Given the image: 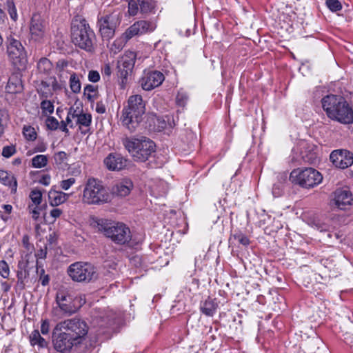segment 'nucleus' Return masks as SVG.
Wrapping results in <instances>:
<instances>
[{"label":"nucleus","mask_w":353,"mask_h":353,"mask_svg":"<svg viewBox=\"0 0 353 353\" xmlns=\"http://www.w3.org/2000/svg\"><path fill=\"white\" fill-rule=\"evenodd\" d=\"M188 99V97L185 92H179L176 97V101L178 105L179 106H184Z\"/></svg>","instance_id":"nucleus-49"},{"label":"nucleus","mask_w":353,"mask_h":353,"mask_svg":"<svg viewBox=\"0 0 353 353\" xmlns=\"http://www.w3.org/2000/svg\"><path fill=\"white\" fill-rule=\"evenodd\" d=\"M229 241L232 243H248L251 241V239L241 231L234 230L232 232Z\"/></svg>","instance_id":"nucleus-31"},{"label":"nucleus","mask_w":353,"mask_h":353,"mask_svg":"<svg viewBox=\"0 0 353 353\" xmlns=\"http://www.w3.org/2000/svg\"><path fill=\"white\" fill-rule=\"evenodd\" d=\"M46 125L49 129L54 130L59 127V121L54 117H50L46 120Z\"/></svg>","instance_id":"nucleus-52"},{"label":"nucleus","mask_w":353,"mask_h":353,"mask_svg":"<svg viewBox=\"0 0 353 353\" xmlns=\"http://www.w3.org/2000/svg\"><path fill=\"white\" fill-rule=\"evenodd\" d=\"M50 176L49 174H44L39 180V183L44 185H48L50 183Z\"/></svg>","instance_id":"nucleus-60"},{"label":"nucleus","mask_w":353,"mask_h":353,"mask_svg":"<svg viewBox=\"0 0 353 353\" xmlns=\"http://www.w3.org/2000/svg\"><path fill=\"white\" fill-rule=\"evenodd\" d=\"M52 343L54 348L61 353H68L73 347L81 345L65 330L55 331V327L52 332Z\"/></svg>","instance_id":"nucleus-15"},{"label":"nucleus","mask_w":353,"mask_h":353,"mask_svg":"<svg viewBox=\"0 0 353 353\" xmlns=\"http://www.w3.org/2000/svg\"><path fill=\"white\" fill-rule=\"evenodd\" d=\"M96 94L97 88L95 86L88 84L84 88V95L90 102L94 101Z\"/></svg>","instance_id":"nucleus-43"},{"label":"nucleus","mask_w":353,"mask_h":353,"mask_svg":"<svg viewBox=\"0 0 353 353\" xmlns=\"http://www.w3.org/2000/svg\"><path fill=\"white\" fill-rule=\"evenodd\" d=\"M37 273L39 275V281L43 286H46L49 284L50 276L48 274H45V270L43 268L38 265V263L36 264Z\"/></svg>","instance_id":"nucleus-41"},{"label":"nucleus","mask_w":353,"mask_h":353,"mask_svg":"<svg viewBox=\"0 0 353 353\" xmlns=\"http://www.w3.org/2000/svg\"><path fill=\"white\" fill-rule=\"evenodd\" d=\"M316 146L303 142L301 144V155L303 160L308 163H313L317 158L316 152Z\"/></svg>","instance_id":"nucleus-23"},{"label":"nucleus","mask_w":353,"mask_h":353,"mask_svg":"<svg viewBox=\"0 0 353 353\" xmlns=\"http://www.w3.org/2000/svg\"><path fill=\"white\" fill-rule=\"evenodd\" d=\"M330 159L341 169H345L353 164V154L346 150H336L331 152Z\"/></svg>","instance_id":"nucleus-18"},{"label":"nucleus","mask_w":353,"mask_h":353,"mask_svg":"<svg viewBox=\"0 0 353 353\" xmlns=\"http://www.w3.org/2000/svg\"><path fill=\"white\" fill-rule=\"evenodd\" d=\"M23 134L28 141H32L37 139V132L35 129L28 125H25L23 128Z\"/></svg>","instance_id":"nucleus-38"},{"label":"nucleus","mask_w":353,"mask_h":353,"mask_svg":"<svg viewBox=\"0 0 353 353\" xmlns=\"http://www.w3.org/2000/svg\"><path fill=\"white\" fill-rule=\"evenodd\" d=\"M30 257L31 254H26L18 262L17 277L20 285H25L26 279L30 276V270L36 268L34 259L31 260Z\"/></svg>","instance_id":"nucleus-17"},{"label":"nucleus","mask_w":353,"mask_h":353,"mask_svg":"<svg viewBox=\"0 0 353 353\" xmlns=\"http://www.w3.org/2000/svg\"><path fill=\"white\" fill-rule=\"evenodd\" d=\"M128 3V13L130 16H135L137 14L139 8V1L127 0Z\"/></svg>","instance_id":"nucleus-46"},{"label":"nucleus","mask_w":353,"mask_h":353,"mask_svg":"<svg viewBox=\"0 0 353 353\" xmlns=\"http://www.w3.org/2000/svg\"><path fill=\"white\" fill-rule=\"evenodd\" d=\"M70 277L77 282H90L97 279L95 267L89 263L75 262L67 270Z\"/></svg>","instance_id":"nucleus-12"},{"label":"nucleus","mask_w":353,"mask_h":353,"mask_svg":"<svg viewBox=\"0 0 353 353\" xmlns=\"http://www.w3.org/2000/svg\"><path fill=\"white\" fill-rule=\"evenodd\" d=\"M325 5L331 12H335L342 10V4L339 0H326Z\"/></svg>","instance_id":"nucleus-44"},{"label":"nucleus","mask_w":353,"mask_h":353,"mask_svg":"<svg viewBox=\"0 0 353 353\" xmlns=\"http://www.w3.org/2000/svg\"><path fill=\"white\" fill-rule=\"evenodd\" d=\"M56 303L57 307H53L52 310L54 316H59L60 312L65 316H71L85 303V299L79 296L76 297L74 301L71 302V298L65 292L59 291L56 295Z\"/></svg>","instance_id":"nucleus-7"},{"label":"nucleus","mask_w":353,"mask_h":353,"mask_svg":"<svg viewBox=\"0 0 353 353\" xmlns=\"http://www.w3.org/2000/svg\"><path fill=\"white\" fill-rule=\"evenodd\" d=\"M29 31L31 41L41 43L46 39L48 22L40 13L35 12L32 14L29 23Z\"/></svg>","instance_id":"nucleus-14"},{"label":"nucleus","mask_w":353,"mask_h":353,"mask_svg":"<svg viewBox=\"0 0 353 353\" xmlns=\"http://www.w3.org/2000/svg\"><path fill=\"white\" fill-rule=\"evenodd\" d=\"M52 69L51 61L47 58H41L37 63V70L40 73L48 74Z\"/></svg>","instance_id":"nucleus-32"},{"label":"nucleus","mask_w":353,"mask_h":353,"mask_svg":"<svg viewBox=\"0 0 353 353\" xmlns=\"http://www.w3.org/2000/svg\"><path fill=\"white\" fill-rule=\"evenodd\" d=\"M133 188V183L130 179H124L117 183L112 188L114 194L120 196L128 195Z\"/></svg>","instance_id":"nucleus-24"},{"label":"nucleus","mask_w":353,"mask_h":353,"mask_svg":"<svg viewBox=\"0 0 353 353\" xmlns=\"http://www.w3.org/2000/svg\"><path fill=\"white\" fill-rule=\"evenodd\" d=\"M6 6L7 11H8L10 18L14 21H16L18 19V14H17V8H16L14 1L13 0H6Z\"/></svg>","instance_id":"nucleus-40"},{"label":"nucleus","mask_w":353,"mask_h":353,"mask_svg":"<svg viewBox=\"0 0 353 353\" xmlns=\"http://www.w3.org/2000/svg\"><path fill=\"white\" fill-rule=\"evenodd\" d=\"M30 343L32 346L37 345L39 348L48 347V341L41 336L39 330H35L29 336Z\"/></svg>","instance_id":"nucleus-29"},{"label":"nucleus","mask_w":353,"mask_h":353,"mask_svg":"<svg viewBox=\"0 0 353 353\" xmlns=\"http://www.w3.org/2000/svg\"><path fill=\"white\" fill-rule=\"evenodd\" d=\"M62 212V210L59 208H53L50 211V214L53 219H56L61 215Z\"/></svg>","instance_id":"nucleus-59"},{"label":"nucleus","mask_w":353,"mask_h":353,"mask_svg":"<svg viewBox=\"0 0 353 353\" xmlns=\"http://www.w3.org/2000/svg\"><path fill=\"white\" fill-rule=\"evenodd\" d=\"M76 182V179L74 177H70L68 179L63 180L61 181L60 186L64 190H68L72 185Z\"/></svg>","instance_id":"nucleus-50"},{"label":"nucleus","mask_w":353,"mask_h":353,"mask_svg":"<svg viewBox=\"0 0 353 353\" xmlns=\"http://www.w3.org/2000/svg\"><path fill=\"white\" fill-rule=\"evenodd\" d=\"M122 143L136 161L144 162L155 152V143L145 137H126Z\"/></svg>","instance_id":"nucleus-4"},{"label":"nucleus","mask_w":353,"mask_h":353,"mask_svg":"<svg viewBox=\"0 0 353 353\" xmlns=\"http://www.w3.org/2000/svg\"><path fill=\"white\" fill-rule=\"evenodd\" d=\"M290 180L294 184L305 188H312L319 185L323 180L321 174L314 168H305L295 169L290 175Z\"/></svg>","instance_id":"nucleus-8"},{"label":"nucleus","mask_w":353,"mask_h":353,"mask_svg":"<svg viewBox=\"0 0 353 353\" xmlns=\"http://www.w3.org/2000/svg\"><path fill=\"white\" fill-rule=\"evenodd\" d=\"M344 341L353 350V334L346 333L344 337Z\"/></svg>","instance_id":"nucleus-56"},{"label":"nucleus","mask_w":353,"mask_h":353,"mask_svg":"<svg viewBox=\"0 0 353 353\" xmlns=\"http://www.w3.org/2000/svg\"><path fill=\"white\" fill-rule=\"evenodd\" d=\"M103 72L106 76H110L111 74V69L109 65H105L103 69Z\"/></svg>","instance_id":"nucleus-62"},{"label":"nucleus","mask_w":353,"mask_h":353,"mask_svg":"<svg viewBox=\"0 0 353 353\" xmlns=\"http://www.w3.org/2000/svg\"><path fill=\"white\" fill-rule=\"evenodd\" d=\"M7 53L12 64L19 70L26 68L28 63L26 51L21 42L12 35L6 39Z\"/></svg>","instance_id":"nucleus-10"},{"label":"nucleus","mask_w":353,"mask_h":353,"mask_svg":"<svg viewBox=\"0 0 353 353\" xmlns=\"http://www.w3.org/2000/svg\"><path fill=\"white\" fill-rule=\"evenodd\" d=\"M71 37L73 43L88 52L94 49L96 37L87 21L81 16L75 17L71 23Z\"/></svg>","instance_id":"nucleus-2"},{"label":"nucleus","mask_w":353,"mask_h":353,"mask_svg":"<svg viewBox=\"0 0 353 353\" xmlns=\"http://www.w3.org/2000/svg\"><path fill=\"white\" fill-rule=\"evenodd\" d=\"M68 156L65 152L60 151L54 154V161L59 168L64 170L68 167Z\"/></svg>","instance_id":"nucleus-30"},{"label":"nucleus","mask_w":353,"mask_h":353,"mask_svg":"<svg viewBox=\"0 0 353 353\" xmlns=\"http://www.w3.org/2000/svg\"><path fill=\"white\" fill-rule=\"evenodd\" d=\"M139 5L141 13H149L155 7V3L152 0H139Z\"/></svg>","instance_id":"nucleus-33"},{"label":"nucleus","mask_w":353,"mask_h":353,"mask_svg":"<svg viewBox=\"0 0 353 353\" xmlns=\"http://www.w3.org/2000/svg\"><path fill=\"white\" fill-rule=\"evenodd\" d=\"M39 90L43 97L48 98L52 95V89L50 88V77L46 80H43L41 82Z\"/></svg>","instance_id":"nucleus-39"},{"label":"nucleus","mask_w":353,"mask_h":353,"mask_svg":"<svg viewBox=\"0 0 353 353\" xmlns=\"http://www.w3.org/2000/svg\"><path fill=\"white\" fill-rule=\"evenodd\" d=\"M9 120V114L6 109L0 110V138L4 134L7 121Z\"/></svg>","instance_id":"nucleus-36"},{"label":"nucleus","mask_w":353,"mask_h":353,"mask_svg":"<svg viewBox=\"0 0 353 353\" xmlns=\"http://www.w3.org/2000/svg\"><path fill=\"white\" fill-rule=\"evenodd\" d=\"M69 198V194L61 191L51 190L48 192L49 203L52 206L59 205L65 202Z\"/></svg>","instance_id":"nucleus-25"},{"label":"nucleus","mask_w":353,"mask_h":353,"mask_svg":"<svg viewBox=\"0 0 353 353\" xmlns=\"http://www.w3.org/2000/svg\"><path fill=\"white\" fill-rule=\"evenodd\" d=\"M92 122V116L88 113H83L79 115L78 119L76 122V125H78L79 129L81 128V126L89 127Z\"/></svg>","instance_id":"nucleus-34"},{"label":"nucleus","mask_w":353,"mask_h":353,"mask_svg":"<svg viewBox=\"0 0 353 353\" xmlns=\"http://www.w3.org/2000/svg\"><path fill=\"white\" fill-rule=\"evenodd\" d=\"M3 209L8 214H10L12 210V206L10 204H6L2 206Z\"/></svg>","instance_id":"nucleus-64"},{"label":"nucleus","mask_w":353,"mask_h":353,"mask_svg":"<svg viewBox=\"0 0 353 353\" xmlns=\"http://www.w3.org/2000/svg\"><path fill=\"white\" fill-rule=\"evenodd\" d=\"M52 254V250L51 248H48L47 245H46L44 246V248H41L36 254H34V256L31 255L30 259L32 260V258L34 260V263L37 264V258L39 259H45L47 256V254Z\"/></svg>","instance_id":"nucleus-42"},{"label":"nucleus","mask_w":353,"mask_h":353,"mask_svg":"<svg viewBox=\"0 0 353 353\" xmlns=\"http://www.w3.org/2000/svg\"><path fill=\"white\" fill-rule=\"evenodd\" d=\"M70 88L74 93H79L81 91L80 80L75 73L71 74L70 77Z\"/></svg>","instance_id":"nucleus-37"},{"label":"nucleus","mask_w":353,"mask_h":353,"mask_svg":"<svg viewBox=\"0 0 353 353\" xmlns=\"http://www.w3.org/2000/svg\"><path fill=\"white\" fill-rule=\"evenodd\" d=\"M0 182L3 185L10 188L11 193H16L17 189V181L14 175L3 170H0Z\"/></svg>","instance_id":"nucleus-26"},{"label":"nucleus","mask_w":353,"mask_h":353,"mask_svg":"<svg viewBox=\"0 0 353 353\" xmlns=\"http://www.w3.org/2000/svg\"><path fill=\"white\" fill-rule=\"evenodd\" d=\"M164 79V74L161 72L154 70L145 72L139 83L144 90L150 91L161 85Z\"/></svg>","instance_id":"nucleus-16"},{"label":"nucleus","mask_w":353,"mask_h":353,"mask_svg":"<svg viewBox=\"0 0 353 353\" xmlns=\"http://www.w3.org/2000/svg\"><path fill=\"white\" fill-rule=\"evenodd\" d=\"M10 267L8 263L4 260L0 261V275L3 279H9L10 276Z\"/></svg>","instance_id":"nucleus-48"},{"label":"nucleus","mask_w":353,"mask_h":353,"mask_svg":"<svg viewBox=\"0 0 353 353\" xmlns=\"http://www.w3.org/2000/svg\"><path fill=\"white\" fill-rule=\"evenodd\" d=\"M82 111L79 110L77 109H74V108H70L68 115H70L72 119H78L79 115L81 114Z\"/></svg>","instance_id":"nucleus-57"},{"label":"nucleus","mask_w":353,"mask_h":353,"mask_svg":"<svg viewBox=\"0 0 353 353\" xmlns=\"http://www.w3.org/2000/svg\"><path fill=\"white\" fill-rule=\"evenodd\" d=\"M136 58L137 54L134 52L126 51L117 61V75L120 79L119 83L121 89L125 88L128 77L132 71Z\"/></svg>","instance_id":"nucleus-13"},{"label":"nucleus","mask_w":353,"mask_h":353,"mask_svg":"<svg viewBox=\"0 0 353 353\" xmlns=\"http://www.w3.org/2000/svg\"><path fill=\"white\" fill-rule=\"evenodd\" d=\"M333 200L338 208L345 210L347 207L352 205L353 203V196L349 190L339 188L334 192Z\"/></svg>","instance_id":"nucleus-21"},{"label":"nucleus","mask_w":353,"mask_h":353,"mask_svg":"<svg viewBox=\"0 0 353 353\" xmlns=\"http://www.w3.org/2000/svg\"><path fill=\"white\" fill-rule=\"evenodd\" d=\"M121 21V16L117 11L98 16L97 26L103 40H110L114 37Z\"/></svg>","instance_id":"nucleus-11"},{"label":"nucleus","mask_w":353,"mask_h":353,"mask_svg":"<svg viewBox=\"0 0 353 353\" xmlns=\"http://www.w3.org/2000/svg\"><path fill=\"white\" fill-rule=\"evenodd\" d=\"M65 330L77 343L81 344L88 332L87 323L81 319L74 317L59 322L55 326V331Z\"/></svg>","instance_id":"nucleus-9"},{"label":"nucleus","mask_w":353,"mask_h":353,"mask_svg":"<svg viewBox=\"0 0 353 353\" xmlns=\"http://www.w3.org/2000/svg\"><path fill=\"white\" fill-rule=\"evenodd\" d=\"M98 230L113 241L130 243L132 235L130 228L123 223L101 219L97 221Z\"/></svg>","instance_id":"nucleus-6"},{"label":"nucleus","mask_w":353,"mask_h":353,"mask_svg":"<svg viewBox=\"0 0 353 353\" xmlns=\"http://www.w3.org/2000/svg\"><path fill=\"white\" fill-rule=\"evenodd\" d=\"M50 88L52 89V92L53 91L60 90L61 88V85L58 83L55 77H50Z\"/></svg>","instance_id":"nucleus-55"},{"label":"nucleus","mask_w":353,"mask_h":353,"mask_svg":"<svg viewBox=\"0 0 353 353\" xmlns=\"http://www.w3.org/2000/svg\"><path fill=\"white\" fill-rule=\"evenodd\" d=\"M16 152V149L13 145L5 146L2 150V156L6 158L12 157Z\"/></svg>","instance_id":"nucleus-51"},{"label":"nucleus","mask_w":353,"mask_h":353,"mask_svg":"<svg viewBox=\"0 0 353 353\" xmlns=\"http://www.w3.org/2000/svg\"><path fill=\"white\" fill-rule=\"evenodd\" d=\"M88 79L90 81L93 83L98 82L100 79V74L96 70H91L88 74Z\"/></svg>","instance_id":"nucleus-54"},{"label":"nucleus","mask_w":353,"mask_h":353,"mask_svg":"<svg viewBox=\"0 0 353 353\" xmlns=\"http://www.w3.org/2000/svg\"><path fill=\"white\" fill-rule=\"evenodd\" d=\"M343 100V97L335 94H329L322 99L323 109L330 119H332Z\"/></svg>","instance_id":"nucleus-19"},{"label":"nucleus","mask_w":353,"mask_h":353,"mask_svg":"<svg viewBox=\"0 0 353 353\" xmlns=\"http://www.w3.org/2000/svg\"><path fill=\"white\" fill-rule=\"evenodd\" d=\"M332 120L336 121L342 124H351L353 123L352 108L344 98Z\"/></svg>","instance_id":"nucleus-20"},{"label":"nucleus","mask_w":353,"mask_h":353,"mask_svg":"<svg viewBox=\"0 0 353 353\" xmlns=\"http://www.w3.org/2000/svg\"><path fill=\"white\" fill-rule=\"evenodd\" d=\"M218 307V304L215 300L208 298L201 304V312L207 316H212Z\"/></svg>","instance_id":"nucleus-27"},{"label":"nucleus","mask_w":353,"mask_h":353,"mask_svg":"<svg viewBox=\"0 0 353 353\" xmlns=\"http://www.w3.org/2000/svg\"><path fill=\"white\" fill-rule=\"evenodd\" d=\"M96 112L99 114H103L105 112L106 108L102 101H98L96 103Z\"/></svg>","instance_id":"nucleus-58"},{"label":"nucleus","mask_w":353,"mask_h":353,"mask_svg":"<svg viewBox=\"0 0 353 353\" xmlns=\"http://www.w3.org/2000/svg\"><path fill=\"white\" fill-rule=\"evenodd\" d=\"M6 90L9 93H17L22 90V83L17 75L11 76L6 85Z\"/></svg>","instance_id":"nucleus-28"},{"label":"nucleus","mask_w":353,"mask_h":353,"mask_svg":"<svg viewBox=\"0 0 353 353\" xmlns=\"http://www.w3.org/2000/svg\"><path fill=\"white\" fill-rule=\"evenodd\" d=\"M145 113V103L139 94L130 96L121 112L122 125L130 132L137 131L143 121Z\"/></svg>","instance_id":"nucleus-1"},{"label":"nucleus","mask_w":353,"mask_h":353,"mask_svg":"<svg viewBox=\"0 0 353 353\" xmlns=\"http://www.w3.org/2000/svg\"><path fill=\"white\" fill-rule=\"evenodd\" d=\"M191 285H192V287H193L194 290H197L199 288V279H193L192 280Z\"/></svg>","instance_id":"nucleus-63"},{"label":"nucleus","mask_w":353,"mask_h":353,"mask_svg":"<svg viewBox=\"0 0 353 353\" xmlns=\"http://www.w3.org/2000/svg\"><path fill=\"white\" fill-rule=\"evenodd\" d=\"M30 198L35 205H39L42 201V193L38 189L32 190L30 194Z\"/></svg>","instance_id":"nucleus-47"},{"label":"nucleus","mask_w":353,"mask_h":353,"mask_svg":"<svg viewBox=\"0 0 353 353\" xmlns=\"http://www.w3.org/2000/svg\"><path fill=\"white\" fill-rule=\"evenodd\" d=\"M41 108L44 115L50 114L54 112L53 103L48 100H43L41 103Z\"/></svg>","instance_id":"nucleus-45"},{"label":"nucleus","mask_w":353,"mask_h":353,"mask_svg":"<svg viewBox=\"0 0 353 353\" xmlns=\"http://www.w3.org/2000/svg\"><path fill=\"white\" fill-rule=\"evenodd\" d=\"M156 24L153 22L141 20L131 25L119 37L110 44L109 49L111 53H119L125 46L127 42L132 37L154 31Z\"/></svg>","instance_id":"nucleus-5"},{"label":"nucleus","mask_w":353,"mask_h":353,"mask_svg":"<svg viewBox=\"0 0 353 353\" xmlns=\"http://www.w3.org/2000/svg\"><path fill=\"white\" fill-rule=\"evenodd\" d=\"M48 163V157L46 155L38 154L32 159V165L34 168H41L45 167Z\"/></svg>","instance_id":"nucleus-35"},{"label":"nucleus","mask_w":353,"mask_h":353,"mask_svg":"<svg viewBox=\"0 0 353 353\" xmlns=\"http://www.w3.org/2000/svg\"><path fill=\"white\" fill-rule=\"evenodd\" d=\"M104 164L109 170H121L126 167L127 159L121 154L110 153L105 158Z\"/></svg>","instance_id":"nucleus-22"},{"label":"nucleus","mask_w":353,"mask_h":353,"mask_svg":"<svg viewBox=\"0 0 353 353\" xmlns=\"http://www.w3.org/2000/svg\"><path fill=\"white\" fill-rule=\"evenodd\" d=\"M50 331V322L48 319L41 321V333L43 335H46Z\"/></svg>","instance_id":"nucleus-53"},{"label":"nucleus","mask_w":353,"mask_h":353,"mask_svg":"<svg viewBox=\"0 0 353 353\" xmlns=\"http://www.w3.org/2000/svg\"><path fill=\"white\" fill-rule=\"evenodd\" d=\"M111 201V195L102 182L90 177L84 184L81 201L86 205H101Z\"/></svg>","instance_id":"nucleus-3"},{"label":"nucleus","mask_w":353,"mask_h":353,"mask_svg":"<svg viewBox=\"0 0 353 353\" xmlns=\"http://www.w3.org/2000/svg\"><path fill=\"white\" fill-rule=\"evenodd\" d=\"M11 285H12L11 283H9L7 281H1V290L4 292H8L10 290Z\"/></svg>","instance_id":"nucleus-61"}]
</instances>
